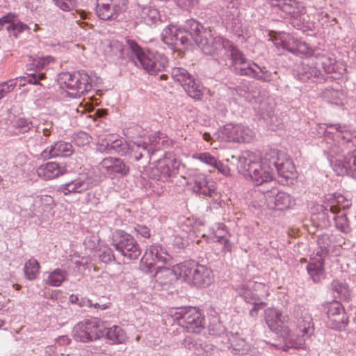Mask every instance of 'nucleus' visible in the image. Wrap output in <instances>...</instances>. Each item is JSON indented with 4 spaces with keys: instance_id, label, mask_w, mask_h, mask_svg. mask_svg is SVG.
Instances as JSON below:
<instances>
[{
    "instance_id": "nucleus-6",
    "label": "nucleus",
    "mask_w": 356,
    "mask_h": 356,
    "mask_svg": "<svg viewBox=\"0 0 356 356\" xmlns=\"http://www.w3.org/2000/svg\"><path fill=\"white\" fill-rule=\"evenodd\" d=\"M94 78L99 82L102 79L97 77L95 74H90L83 70L74 72H63L58 74V81L63 87L68 89L70 97L80 98L81 96L89 93L92 88Z\"/></svg>"
},
{
    "instance_id": "nucleus-47",
    "label": "nucleus",
    "mask_w": 356,
    "mask_h": 356,
    "mask_svg": "<svg viewBox=\"0 0 356 356\" xmlns=\"http://www.w3.org/2000/svg\"><path fill=\"white\" fill-rule=\"evenodd\" d=\"M14 127L18 133L25 134L33 127V124L30 119L19 118L15 122Z\"/></svg>"
},
{
    "instance_id": "nucleus-31",
    "label": "nucleus",
    "mask_w": 356,
    "mask_h": 356,
    "mask_svg": "<svg viewBox=\"0 0 356 356\" xmlns=\"http://www.w3.org/2000/svg\"><path fill=\"white\" fill-rule=\"evenodd\" d=\"M92 187V184L88 179H82L78 178L61 184L58 186L57 192L60 193V194L67 195L71 193H82Z\"/></svg>"
},
{
    "instance_id": "nucleus-61",
    "label": "nucleus",
    "mask_w": 356,
    "mask_h": 356,
    "mask_svg": "<svg viewBox=\"0 0 356 356\" xmlns=\"http://www.w3.org/2000/svg\"><path fill=\"white\" fill-rule=\"evenodd\" d=\"M177 6L182 9L188 10L194 8L198 0H174Z\"/></svg>"
},
{
    "instance_id": "nucleus-33",
    "label": "nucleus",
    "mask_w": 356,
    "mask_h": 356,
    "mask_svg": "<svg viewBox=\"0 0 356 356\" xmlns=\"http://www.w3.org/2000/svg\"><path fill=\"white\" fill-rule=\"evenodd\" d=\"M317 213L314 214L312 219L318 218L324 226L330 223V213L336 214L338 213V208L336 205L332 204L326 202L325 200L324 204L319 205L316 208Z\"/></svg>"
},
{
    "instance_id": "nucleus-22",
    "label": "nucleus",
    "mask_w": 356,
    "mask_h": 356,
    "mask_svg": "<svg viewBox=\"0 0 356 356\" xmlns=\"http://www.w3.org/2000/svg\"><path fill=\"white\" fill-rule=\"evenodd\" d=\"M222 139L227 142L250 143L252 140V131L241 124H227L222 129Z\"/></svg>"
},
{
    "instance_id": "nucleus-45",
    "label": "nucleus",
    "mask_w": 356,
    "mask_h": 356,
    "mask_svg": "<svg viewBox=\"0 0 356 356\" xmlns=\"http://www.w3.org/2000/svg\"><path fill=\"white\" fill-rule=\"evenodd\" d=\"M333 217L336 228L344 234H348L351 231L350 222L345 213L338 212Z\"/></svg>"
},
{
    "instance_id": "nucleus-58",
    "label": "nucleus",
    "mask_w": 356,
    "mask_h": 356,
    "mask_svg": "<svg viewBox=\"0 0 356 356\" xmlns=\"http://www.w3.org/2000/svg\"><path fill=\"white\" fill-rule=\"evenodd\" d=\"M16 85L15 79H11L0 83V93L3 95V97L5 95L12 91Z\"/></svg>"
},
{
    "instance_id": "nucleus-38",
    "label": "nucleus",
    "mask_w": 356,
    "mask_h": 356,
    "mask_svg": "<svg viewBox=\"0 0 356 356\" xmlns=\"http://www.w3.org/2000/svg\"><path fill=\"white\" fill-rule=\"evenodd\" d=\"M184 90L188 96L195 100H201L203 97V86L198 79H195L194 76L191 79V81L188 85L184 87Z\"/></svg>"
},
{
    "instance_id": "nucleus-34",
    "label": "nucleus",
    "mask_w": 356,
    "mask_h": 356,
    "mask_svg": "<svg viewBox=\"0 0 356 356\" xmlns=\"http://www.w3.org/2000/svg\"><path fill=\"white\" fill-rule=\"evenodd\" d=\"M147 251H149V256L152 260L157 262L167 264L172 259L171 256L168 253L166 248L159 243L151 245L147 250Z\"/></svg>"
},
{
    "instance_id": "nucleus-23",
    "label": "nucleus",
    "mask_w": 356,
    "mask_h": 356,
    "mask_svg": "<svg viewBox=\"0 0 356 356\" xmlns=\"http://www.w3.org/2000/svg\"><path fill=\"white\" fill-rule=\"evenodd\" d=\"M101 169L110 177H124L129 174V166L120 158L108 156L99 163Z\"/></svg>"
},
{
    "instance_id": "nucleus-10",
    "label": "nucleus",
    "mask_w": 356,
    "mask_h": 356,
    "mask_svg": "<svg viewBox=\"0 0 356 356\" xmlns=\"http://www.w3.org/2000/svg\"><path fill=\"white\" fill-rule=\"evenodd\" d=\"M111 245L127 260H136L142 253L140 246L135 238L122 229H117L112 232Z\"/></svg>"
},
{
    "instance_id": "nucleus-1",
    "label": "nucleus",
    "mask_w": 356,
    "mask_h": 356,
    "mask_svg": "<svg viewBox=\"0 0 356 356\" xmlns=\"http://www.w3.org/2000/svg\"><path fill=\"white\" fill-rule=\"evenodd\" d=\"M238 172L250 178L255 186L269 185L273 181V174L279 176L282 185L293 184L297 172L292 160L283 152L276 149H268L259 160L252 154L245 153L232 156Z\"/></svg>"
},
{
    "instance_id": "nucleus-46",
    "label": "nucleus",
    "mask_w": 356,
    "mask_h": 356,
    "mask_svg": "<svg viewBox=\"0 0 356 356\" xmlns=\"http://www.w3.org/2000/svg\"><path fill=\"white\" fill-rule=\"evenodd\" d=\"M98 17L104 21L113 20L111 5L109 3H97L95 8Z\"/></svg>"
},
{
    "instance_id": "nucleus-30",
    "label": "nucleus",
    "mask_w": 356,
    "mask_h": 356,
    "mask_svg": "<svg viewBox=\"0 0 356 356\" xmlns=\"http://www.w3.org/2000/svg\"><path fill=\"white\" fill-rule=\"evenodd\" d=\"M73 152V147L71 143L65 141L54 143L50 148L44 149L40 157L43 159H48L58 156H68Z\"/></svg>"
},
{
    "instance_id": "nucleus-44",
    "label": "nucleus",
    "mask_w": 356,
    "mask_h": 356,
    "mask_svg": "<svg viewBox=\"0 0 356 356\" xmlns=\"http://www.w3.org/2000/svg\"><path fill=\"white\" fill-rule=\"evenodd\" d=\"M113 20L122 19V14L127 8L128 0H111Z\"/></svg>"
},
{
    "instance_id": "nucleus-50",
    "label": "nucleus",
    "mask_w": 356,
    "mask_h": 356,
    "mask_svg": "<svg viewBox=\"0 0 356 356\" xmlns=\"http://www.w3.org/2000/svg\"><path fill=\"white\" fill-rule=\"evenodd\" d=\"M195 351L197 355H206L210 356L213 353V350L216 348L215 346L210 343H197L195 342Z\"/></svg>"
},
{
    "instance_id": "nucleus-49",
    "label": "nucleus",
    "mask_w": 356,
    "mask_h": 356,
    "mask_svg": "<svg viewBox=\"0 0 356 356\" xmlns=\"http://www.w3.org/2000/svg\"><path fill=\"white\" fill-rule=\"evenodd\" d=\"M147 253L145 252V255L141 258L140 261V269L145 273L151 274L153 273L156 268L155 266L156 261H153L152 259L149 260L148 257H147Z\"/></svg>"
},
{
    "instance_id": "nucleus-26",
    "label": "nucleus",
    "mask_w": 356,
    "mask_h": 356,
    "mask_svg": "<svg viewBox=\"0 0 356 356\" xmlns=\"http://www.w3.org/2000/svg\"><path fill=\"white\" fill-rule=\"evenodd\" d=\"M321 129H323V131H327L328 133H332V130H336L339 135V138L341 139L340 143L341 145H346L348 147H353L356 146V132L351 131L346 124L339 123L337 124H323L320 127Z\"/></svg>"
},
{
    "instance_id": "nucleus-13",
    "label": "nucleus",
    "mask_w": 356,
    "mask_h": 356,
    "mask_svg": "<svg viewBox=\"0 0 356 356\" xmlns=\"http://www.w3.org/2000/svg\"><path fill=\"white\" fill-rule=\"evenodd\" d=\"M305 55L306 58L298 66L296 72V76L298 80L302 82L311 81L312 83H323L329 79H334L332 76H327L323 73L312 54Z\"/></svg>"
},
{
    "instance_id": "nucleus-19",
    "label": "nucleus",
    "mask_w": 356,
    "mask_h": 356,
    "mask_svg": "<svg viewBox=\"0 0 356 356\" xmlns=\"http://www.w3.org/2000/svg\"><path fill=\"white\" fill-rule=\"evenodd\" d=\"M273 43L277 49L287 51L295 55H305L312 52V47L309 44L289 33H283L280 38H275L273 39Z\"/></svg>"
},
{
    "instance_id": "nucleus-37",
    "label": "nucleus",
    "mask_w": 356,
    "mask_h": 356,
    "mask_svg": "<svg viewBox=\"0 0 356 356\" xmlns=\"http://www.w3.org/2000/svg\"><path fill=\"white\" fill-rule=\"evenodd\" d=\"M330 289L334 292L335 298H339L341 300H348L350 297V293L348 285L339 280H333L330 284Z\"/></svg>"
},
{
    "instance_id": "nucleus-55",
    "label": "nucleus",
    "mask_w": 356,
    "mask_h": 356,
    "mask_svg": "<svg viewBox=\"0 0 356 356\" xmlns=\"http://www.w3.org/2000/svg\"><path fill=\"white\" fill-rule=\"evenodd\" d=\"M91 139V136L84 131H79L74 134L73 137V141L78 147H83L88 145Z\"/></svg>"
},
{
    "instance_id": "nucleus-17",
    "label": "nucleus",
    "mask_w": 356,
    "mask_h": 356,
    "mask_svg": "<svg viewBox=\"0 0 356 356\" xmlns=\"http://www.w3.org/2000/svg\"><path fill=\"white\" fill-rule=\"evenodd\" d=\"M324 310L328 319L327 325L331 329L341 331L348 325V317L339 301L327 303L324 306Z\"/></svg>"
},
{
    "instance_id": "nucleus-32",
    "label": "nucleus",
    "mask_w": 356,
    "mask_h": 356,
    "mask_svg": "<svg viewBox=\"0 0 356 356\" xmlns=\"http://www.w3.org/2000/svg\"><path fill=\"white\" fill-rule=\"evenodd\" d=\"M67 172L66 168L56 162H48L41 165L37 170V173L40 177H43L44 179H52Z\"/></svg>"
},
{
    "instance_id": "nucleus-3",
    "label": "nucleus",
    "mask_w": 356,
    "mask_h": 356,
    "mask_svg": "<svg viewBox=\"0 0 356 356\" xmlns=\"http://www.w3.org/2000/svg\"><path fill=\"white\" fill-rule=\"evenodd\" d=\"M168 275H174L176 280H183L197 289H204L210 286L214 280V274L211 267L200 264L194 259L185 260L166 268Z\"/></svg>"
},
{
    "instance_id": "nucleus-18",
    "label": "nucleus",
    "mask_w": 356,
    "mask_h": 356,
    "mask_svg": "<svg viewBox=\"0 0 356 356\" xmlns=\"http://www.w3.org/2000/svg\"><path fill=\"white\" fill-rule=\"evenodd\" d=\"M193 191L202 196L211 198L213 204L216 208L221 207V202L219 201L220 195L217 191L216 183L204 174H197L194 177Z\"/></svg>"
},
{
    "instance_id": "nucleus-39",
    "label": "nucleus",
    "mask_w": 356,
    "mask_h": 356,
    "mask_svg": "<svg viewBox=\"0 0 356 356\" xmlns=\"http://www.w3.org/2000/svg\"><path fill=\"white\" fill-rule=\"evenodd\" d=\"M237 294L248 304L253 305L259 300V295L248 285L241 284L236 288Z\"/></svg>"
},
{
    "instance_id": "nucleus-43",
    "label": "nucleus",
    "mask_w": 356,
    "mask_h": 356,
    "mask_svg": "<svg viewBox=\"0 0 356 356\" xmlns=\"http://www.w3.org/2000/svg\"><path fill=\"white\" fill-rule=\"evenodd\" d=\"M67 275L68 273L66 270L56 268L49 275L47 284L51 286H60L66 280Z\"/></svg>"
},
{
    "instance_id": "nucleus-52",
    "label": "nucleus",
    "mask_w": 356,
    "mask_h": 356,
    "mask_svg": "<svg viewBox=\"0 0 356 356\" xmlns=\"http://www.w3.org/2000/svg\"><path fill=\"white\" fill-rule=\"evenodd\" d=\"M27 29H29V26L20 21H18L17 23L14 22L13 24H8L6 26V30L9 35L15 37H17L19 33H23Z\"/></svg>"
},
{
    "instance_id": "nucleus-16",
    "label": "nucleus",
    "mask_w": 356,
    "mask_h": 356,
    "mask_svg": "<svg viewBox=\"0 0 356 356\" xmlns=\"http://www.w3.org/2000/svg\"><path fill=\"white\" fill-rule=\"evenodd\" d=\"M54 60V58L51 56H30L26 69L29 72H27L26 76L21 79L30 84L42 86L40 81L46 79V73L42 70Z\"/></svg>"
},
{
    "instance_id": "nucleus-28",
    "label": "nucleus",
    "mask_w": 356,
    "mask_h": 356,
    "mask_svg": "<svg viewBox=\"0 0 356 356\" xmlns=\"http://www.w3.org/2000/svg\"><path fill=\"white\" fill-rule=\"evenodd\" d=\"M314 57V60L317 63L318 67L323 70V74L329 76L331 73L337 72V65L336 58L331 54L318 52L312 48V52L308 53Z\"/></svg>"
},
{
    "instance_id": "nucleus-25",
    "label": "nucleus",
    "mask_w": 356,
    "mask_h": 356,
    "mask_svg": "<svg viewBox=\"0 0 356 356\" xmlns=\"http://www.w3.org/2000/svg\"><path fill=\"white\" fill-rule=\"evenodd\" d=\"M272 7L278 8L293 19H298L300 15L306 13L303 3L297 0H268Z\"/></svg>"
},
{
    "instance_id": "nucleus-56",
    "label": "nucleus",
    "mask_w": 356,
    "mask_h": 356,
    "mask_svg": "<svg viewBox=\"0 0 356 356\" xmlns=\"http://www.w3.org/2000/svg\"><path fill=\"white\" fill-rule=\"evenodd\" d=\"M193 158L213 167L216 159L209 152H202L193 156Z\"/></svg>"
},
{
    "instance_id": "nucleus-57",
    "label": "nucleus",
    "mask_w": 356,
    "mask_h": 356,
    "mask_svg": "<svg viewBox=\"0 0 356 356\" xmlns=\"http://www.w3.org/2000/svg\"><path fill=\"white\" fill-rule=\"evenodd\" d=\"M227 24L234 34L240 35L243 33L241 22L239 18L233 17L232 20Z\"/></svg>"
},
{
    "instance_id": "nucleus-24",
    "label": "nucleus",
    "mask_w": 356,
    "mask_h": 356,
    "mask_svg": "<svg viewBox=\"0 0 356 356\" xmlns=\"http://www.w3.org/2000/svg\"><path fill=\"white\" fill-rule=\"evenodd\" d=\"M266 323L269 329L278 336L288 327L286 316L282 312L274 307H268L264 311Z\"/></svg>"
},
{
    "instance_id": "nucleus-64",
    "label": "nucleus",
    "mask_w": 356,
    "mask_h": 356,
    "mask_svg": "<svg viewBox=\"0 0 356 356\" xmlns=\"http://www.w3.org/2000/svg\"><path fill=\"white\" fill-rule=\"evenodd\" d=\"M188 245L187 240L179 236H175L173 239L174 247L178 249H184Z\"/></svg>"
},
{
    "instance_id": "nucleus-51",
    "label": "nucleus",
    "mask_w": 356,
    "mask_h": 356,
    "mask_svg": "<svg viewBox=\"0 0 356 356\" xmlns=\"http://www.w3.org/2000/svg\"><path fill=\"white\" fill-rule=\"evenodd\" d=\"M208 329L209 334L213 336H221L225 334L226 330L225 326L216 318H213L210 322Z\"/></svg>"
},
{
    "instance_id": "nucleus-40",
    "label": "nucleus",
    "mask_w": 356,
    "mask_h": 356,
    "mask_svg": "<svg viewBox=\"0 0 356 356\" xmlns=\"http://www.w3.org/2000/svg\"><path fill=\"white\" fill-rule=\"evenodd\" d=\"M171 76L175 82H178L182 87L188 85L193 75L186 69L181 67H173L171 70Z\"/></svg>"
},
{
    "instance_id": "nucleus-29",
    "label": "nucleus",
    "mask_w": 356,
    "mask_h": 356,
    "mask_svg": "<svg viewBox=\"0 0 356 356\" xmlns=\"http://www.w3.org/2000/svg\"><path fill=\"white\" fill-rule=\"evenodd\" d=\"M277 72H272L265 66H260L254 61H252L249 66H247L246 71L243 76H248L261 82L269 83L273 79V74Z\"/></svg>"
},
{
    "instance_id": "nucleus-14",
    "label": "nucleus",
    "mask_w": 356,
    "mask_h": 356,
    "mask_svg": "<svg viewBox=\"0 0 356 356\" xmlns=\"http://www.w3.org/2000/svg\"><path fill=\"white\" fill-rule=\"evenodd\" d=\"M106 150L111 154L114 152L121 156H125L131 162L141 161L143 152L145 153L143 147L138 145L137 141L130 143L122 138L108 142Z\"/></svg>"
},
{
    "instance_id": "nucleus-35",
    "label": "nucleus",
    "mask_w": 356,
    "mask_h": 356,
    "mask_svg": "<svg viewBox=\"0 0 356 356\" xmlns=\"http://www.w3.org/2000/svg\"><path fill=\"white\" fill-rule=\"evenodd\" d=\"M228 348L232 349V353L235 355H244L249 349V346L244 339L236 333H231L228 337Z\"/></svg>"
},
{
    "instance_id": "nucleus-9",
    "label": "nucleus",
    "mask_w": 356,
    "mask_h": 356,
    "mask_svg": "<svg viewBox=\"0 0 356 356\" xmlns=\"http://www.w3.org/2000/svg\"><path fill=\"white\" fill-rule=\"evenodd\" d=\"M342 152L339 144H333L324 150L330 166L337 175H346L356 179V148L346 155Z\"/></svg>"
},
{
    "instance_id": "nucleus-27",
    "label": "nucleus",
    "mask_w": 356,
    "mask_h": 356,
    "mask_svg": "<svg viewBox=\"0 0 356 356\" xmlns=\"http://www.w3.org/2000/svg\"><path fill=\"white\" fill-rule=\"evenodd\" d=\"M136 19L145 24L153 27L161 24V15L159 10L153 6L135 9Z\"/></svg>"
},
{
    "instance_id": "nucleus-12",
    "label": "nucleus",
    "mask_w": 356,
    "mask_h": 356,
    "mask_svg": "<svg viewBox=\"0 0 356 356\" xmlns=\"http://www.w3.org/2000/svg\"><path fill=\"white\" fill-rule=\"evenodd\" d=\"M252 61L246 57L237 45L229 40L223 54V58L220 60V64L226 65L235 75L243 76L247 66H249Z\"/></svg>"
},
{
    "instance_id": "nucleus-11",
    "label": "nucleus",
    "mask_w": 356,
    "mask_h": 356,
    "mask_svg": "<svg viewBox=\"0 0 356 356\" xmlns=\"http://www.w3.org/2000/svg\"><path fill=\"white\" fill-rule=\"evenodd\" d=\"M180 161L170 152H165L163 158L156 161L153 167L146 169V175L152 179L162 182L168 181L179 172Z\"/></svg>"
},
{
    "instance_id": "nucleus-54",
    "label": "nucleus",
    "mask_w": 356,
    "mask_h": 356,
    "mask_svg": "<svg viewBox=\"0 0 356 356\" xmlns=\"http://www.w3.org/2000/svg\"><path fill=\"white\" fill-rule=\"evenodd\" d=\"M306 17H308V16H305V14H302L298 16V19H293V24L302 32L312 30V28L314 26L311 22L306 20Z\"/></svg>"
},
{
    "instance_id": "nucleus-2",
    "label": "nucleus",
    "mask_w": 356,
    "mask_h": 356,
    "mask_svg": "<svg viewBox=\"0 0 356 356\" xmlns=\"http://www.w3.org/2000/svg\"><path fill=\"white\" fill-rule=\"evenodd\" d=\"M72 336L75 341L83 343L104 337L110 343H122L127 338L126 333L120 326L108 327L104 321L97 318L79 322L73 327Z\"/></svg>"
},
{
    "instance_id": "nucleus-36",
    "label": "nucleus",
    "mask_w": 356,
    "mask_h": 356,
    "mask_svg": "<svg viewBox=\"0 0 356 356\" xmlns=\"http://www.w3.org/2000/svg\"><path fill=\"white\" fill-rule=\"evenodd\" d=\"M306 269L313 282L315 284L319 283L325 271L323 260L319 259L309 263L307 265Z\"/></svg>"
},
{
    "instance_id": "nucleus-48",
    "label": "nucleus",
    "mask_w": 356,
    "mask_h": 356,
    "mask_svg": "<svg viewBox=\"0 0 356 356\" xmlns=\"http://www.w3.org/2000/svg\"><path fill=\"white\" fill-rule=\"evenodd\" d=\"M99 259L104 263L109 264L115 261V255L111 248L106 246L101 247L98 250Z\"/></svg>"
},
{
    "instance_id": "nucleus-4",
    "label": "nucleus",
    "mask_w": 356,
    "mask_h": 356,
    "mask_svg": "<svg viewBox=\"0 0 356 356\" xmlns=\"http://www.w3.org/2000/svg\"><path fill=\"white\" fill-rule=\"evenodd\" d=\"M199 22L193 18L187 19L181 26L169 24L162 31L161 40L174 51L181 47L188 49L193 45L195 33L198 31Z\"/></svg>"
},
{
    "instance_id": "nucleus-15",
    "label": "nucleus",
    "mask_w": 356,
    "mask_h": 356,
    "mask_svg": "<svg viewBox=\"0 0 356 356\" xmlns=\"http://www.w3.org/2000/svg\"><path fill=\"white\" fill-rule=\"evenodd\" d=\"M175 318L188 332L200 333L204 327V317L196 307L181 308L175 313Z\"/></svg>"
},
{
    "instance_id": "nucleus-53",
    "label": "nucleus",
    "mask_w": 356,
    "mask_h": 356,
    "mask_svg": "<svg viewBox=\"0 0 356 356\" xmlns=\"http://www.w3.org/2000/svg\"><path fill=\"white\" fill-rule=\"evenodd\" d=\"M69 302L72 304L77 305L81 308H91L92 300L78 294L70 295L69 297Z\"/></svg>"
},
{
    "instance_id": "nucleus-42",
    "label": "nucleus",
    "mask_w": 356,
    "mask_h": 356,
    "mask_svg": "<svg viewBox=\"0 0 356 356\" xmlns=\"http://www.w3.org/2000/svg\"><path fill=\"white\" fill-rule=\"evenodd\" d=\"M325 199L328 203L336 205L338 208V212H340V208L345 209L351 206L350 201L339 193L327 194L325 196Z\"/></svg>"
},
{
    "instance_id": "nucleus-20",
    "label": "nucleus",
    "mask_w": 356,
    "mask_h": 356,
    "mask_svg": "<svg viewBox=\"0 0 356 356\" xmlns=\"http://www.w3.org/2000/svg\"><path fill=\"white\" fill-rule=\"evenodd\" d=\"M261 191L266 194L268 206L270 209L284 211L289 209L294 204V199L290 194L280 191L273 186H268Z\"/></svg>"
},
{
    "instance_id": "nucleus-60",
    "label": "nucleus",
    "mask_w": 356,
    "mask_h": 356,
    "mask_svg": "<svg viewBox=\"0 0 356 356\" xmlns=\"http://www.w3.org/2000/svg\"><path fill=\"white\" fill-rule=\"evenodd\" d=\"M202 238H205L207 243L216 242L220 244H223L225 240L227 239L225 235L218 236L216 233L213 232L210 236H207L205 234L202 235Z\"/></svg>"
},
{
    "instance_id": "nucleus-7",
    "label": "nucleus",
    "mask_w": 356,
    "mask_h": 356,
    "mask_svg": "<svg viewBox=\"0 0 356 356\" xmlns=\"http://www.w3.org/2000/svg\"><path fill=\"white\" fill-rule=\"evenodd\" d=\"M299 314L300 309H298L295 315L297 318V328L301 335L293 333L289 326L284 330L285 333L283 332L279 335L284 341L283 350L285 351L290 348L305 350L307 348L306 339H309L314 334V328L312 316L307 312L300 317Z\"/></svg>"
},
{
    "instance_id": "nucleus-62",
    "label": "nucleus",
    "mask_w": 356,
    "mask_h": 356,
    "mask_svg": "<svg viewBox=\"0 0 356 356\" xmlns=\"http://www.w3.org/2000/svg\"><path fill=\"white\" fill-rule=\"evenodd\" d=\"M134 229L138 235L143 238H149L151 236L150 229L145 225H136Z\"/></svg>"
},
{
    "instance_id": "nucleus-63",
    "label": "nucleus",
    "mask_w": 356,
    "mask_h": 356,
    "mask_svg": "<svg viewBox=\"0 0 356 356\" xmlns=\"http://www.w3.org/2000/svg\"><path fill=\"white\" fill-rule=\"evenodd\" d=\"M330 237L327 234H321L318 238V244L320 245V248L322 250H326V252H328L327 248L330 246Z\"/></svg>"
},
{
    "instance_id": "nucleus-21",
    "label": "nucleus",
    "mask_w": 356,
    "mask_h": 356,
    "mask_svg": "<svg viewBox=\"0 0 356 356\" xmlns=\"http://www.w3.org/2000/svg\"><path fill=\"white\" fill-rule=\"evenodd\" d=\"M167 136L160 131L155 132L148 137V141L137 140L138 145L143 147L145 153L143 152L142 160L144 159L147 163H149L152 156L160 150L161 146L169 145V141L164 140Z\"/></svg>"
},
{
    "instance_id": "nucleus-5",
    "label": "nucleus",
    "mask_w": 356,
    "mask_h": 356,
    "mask_svg": "<svg viewBox=\"0 0 356 356\" xmlns=\"http://www.w3.org/2000/svg\"><path fill=\"white\" fill-rule=\"evenodd\" d=\"M127 50L136 56L143 68L149 74L156 76L160 72L165 71L168 65V59L163 53L149 49H143L135 40L125 38Z\"/></svg>"
},
{
    "instance_id": "nucleus-41",
    "label": "nucleus",
    "mask_w": 356,
    "mask_h": 356,
    "mask_svg": "<svg viewBox=\"0 0 356 356\" xmlns=\"http://www.w3.org/2000/svg\"><path fill=\"white\" fill-rule=\"evenodd\" d=\"M40 265L37 259L34 258L29 259L25 263L23 269L26 279L29 281L35 280L40 273Z\"/></svg>"
},
{
    "instance_id": "nucleus-59",
    "label": "nucleus",
    "mask_w": 356,
    "mask_h": 356,
    "mask_svg": "<svg viewBox=\"0 0 356 356\" xmlns=\"http://www.w3.org/2000/svg\"><path fill=\"white\" fill-rule=\"evenodd\" d=\"M16 17V15L12 13H9L1 17L0 18V31L3 30L4 28L6 29V26L8 24H13Z\"/></svg>"
},
{
    "instance_id": "nucleus-8",
    "label": "nucleus",
    "mask_w": 356,
    "mask_h": 356,
    "mask_svg": "<svg viewBox=\"0 0 356 356\" xmlns=\"http://www.w3.org/2000/svg\"><path fill=\"white\" fill-rule=\"evenodd\" d=\"M229 40L220 36L214 35L209 27L204 26L199 22L198 31L195 33L193 43H195L207 56H213L220 64L223 54Z\"/></svg>"
}]
</instances>
